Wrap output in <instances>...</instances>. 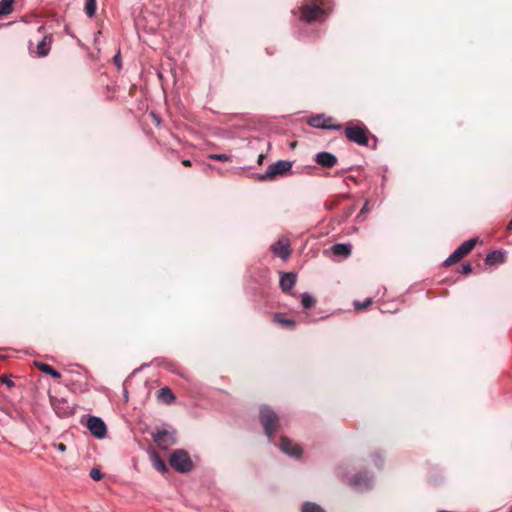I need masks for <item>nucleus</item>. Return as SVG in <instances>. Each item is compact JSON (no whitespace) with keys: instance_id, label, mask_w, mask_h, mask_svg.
<instances>
[{"instance_id":"9d476101","label":"nucleus","mask_w":512,"mask_h":512,"mask_svg":"<svg viewBox=\"0 0 512 512\" xmlns=\"http://www.w3.org/2000/svg\"><path fill=\"white\" fill-rule=\"evenodd\" d=\"M280 449L286 453L287 455L299 458L302 454V448L293 443L288 437H281L280 439Z\"/></svg>"},{"instance_id":"f03ea898","label":"nucleus","mask_w":512,"mask_h":512,"mask_svg":"<svg viewBox=\"0 0 512 512\" xmlns=\"http://www.w3.org/2000/svg\"><path fill=\"white\" fill-rule=\"evenodd\" d=\"M344 134L351 142L361 146L368 145L370 131L361 121L348 122L344 129Z\"/></svg>"},{"instance_id":"4be33fe9","label":"nucleus","mask_w":512,"mask_h":512,"mask_svg":"<svg viewBox=\"0 0 512 512\" xmlns=\"http://www.w3.org/2000/svg\"><path fill=\"white\" fill-rule=\"evenodd\" d=\"M14 2H15V0H1L0 1V17L7 16L13 12Z\"/></svg>"},{"instance_id":"72a5a7b5","label":"nucleus","mask_w":512,"mask_h":512,"mask_svg":"<svg viewBox=\"0 0 512 512\" xmlns=\"http://www.w3.org/2000/svg\"><path fill=\"white\" fill-rule=\"evenodd\" d=\"M57 448L62 452L66 451V445L64 443L57 444Z\"/></svg>"},{"instance_id":"f257e3e1","label":"nucleus","mask_w":512,"mask_h":512,"mask_svg":"<svg viewBox=\"0 0 512 512\" xmlns=\"http://www.w3.org/2000/svg\"><path fill=\"white\" fill-rule=\"evenodd\" d=\"M328 0H304L300 7V20L307 23L323 21L329 8Z\"/></svg>"},{"instance_id":"7ed1b4c3","label":"nucleus","mask_w":512,"mask_h":512,"mask_svg":"<svg viewBox=\"0 0 512 512\" xmlns=\"http://www.w3.org/2000/svg\"><path fill=\"white\" fill-rule=\"evenodd\" d=\"M260 422L264 427L265 434L272 440L279 425L278 415L269 407L264 406L260 409Z\"/></svg>"},{"instance_id":"39448f33","label":"nucleus","mask_w":512,"mask_h":512,"mask_svg":"<svg viewBox=\"0 0 512 512\" xmlns=\"http://www.w3.org/2000/svg\"><path fill=\"white\" fill-rule=\"evenodd\" d=\"M169 463L180 473H187L193 468V462L190 456L182 449H177L171 454Z\"/></svg>"},{"instance_id":"412c9836","label":"nucleus","mask_w":512,"mask_h":512,"mask_svg":"<svg viewBox=\"0 0 512 512\" xmlns=\"http://www.w3.org/2000/svg\"><path fill=\"white\" fill-rule=\"evenodd\" d=\"M151 459H152L154 467L158 471H160L162 473H166L168 471L166 463L162 460V458L159 456V454L157 452L154 451L152 453Z\"/></svg>"},{"instance_id":"20e7f679","label":"nucleus","mask_w":512,"mask_h":512,"mask_svg":"<svg viewBox=\"0 0 512 512\" xmlns=\"http://www.w3.org/2000/svg\"><path fill=\"white\" fill-rule=\"evenodd\" d=\"M292 168V162L279 160L276 163L271 164L267 171L263 174H257L255 179L261 182L272 181L277 176H283L289 172Z\"/></svg>"},{"instance_id":"bb28decb","label":"nucleus","mask_w":512,"mask_h":512,"mask_svg":"<svg viewBox=\"0 0 512 512\" xmlns=\"http://www.w3.org/2000/svg\"><path fill=\"white\" fill-rule=\"evenodd\" d=\"M371 303H372V299L371 298H367L364 302L355 301L354 302V307H355V310L357 312H360V311L366 309L368 306H370Z\"/></svg>"},{"instance_id":"58836bf2","label":"nucleus","mask_w":512,"mask_h":512,"mask_svg":"<svg viewBox=\"0 0 512 512\" xmlns=\"http://www.w3.org/2000/svg\"><path fill=\"white\" fill-rule=\"evenodd\" d=\"M348 179H350L351 181H356L355 178H353L352 176H349Z\"/></svg>"},{"instance_id":"423d86ee","label":"nucleus","mask_w":512,"mask_h":512,"mask_svg":"<svg viewBox=\"0 0 512 512\" xmlns=\"http://www.w3.org/2000/svg\"><path fill=\"white\" fill-rule=\"evenodd\" d=\"M307 123L319 129H331V130H340L342 126L335 122L333 117L326 116L324 114H317L315 116H311Z\"/></svg>"},{"instance_id":"ddd939ff","label":"nucleus","mask_w":512,"mask_h":512,"mask_svg":"<svg viewBox=\"0 0 512 512\" xmlns=\"http://www.w3.org/2000/svg\"><path fill=\"white\" fill-rule=\"evenodd\" d=\"M296 283V274L283 273L280 278V287L283 292H289Z\"/></svg>"},{"instance_id":"6e6552de","label":"nucleus","mask_w":512,"mask_h":512,"mask_svg":"<svg viewBox=\"0 0 512 512\" xmlns=\"http://www.w3.org/2000/svg\"><path fill=\"white\" fill-rule=\"evenodd\" d=\"M87 428L95 437L102 439L105 437L107 428L104 421L95 416H90L87 420Z\"/></svg>"},{"instance_id":"6ab92c4d","label":"nucleus","mask_w":512,"mask_h":512,"mask_svg":"<svg viewBox=\"0 0 512 512\" xmlns=\"http://www.w3.org/2000/svg\"><path fill=\"white\" fill-rule=\"evenodd\" d=\"M158 398L166 404H171L175 400V395L170 388L164 387L158 391Z\"/></svg>"},{"instance_id":"c85d7f7f","label":"nucleus","mask_w":512,"mask_h":512,"mask_svg":"<svg viewBox=\"0 0 512 512\" xmlns=\"http://www.w3.org/2000/svg\"><path fill=\"white\" fill-rule=\"evenodd\" d=\"M90 477L94 481H100L103 478V474L98 468H92L90 471Z\"/></svg>"},{"instance_id":"5701e85b","label":"nucleus","mask_w":512,"mask_h":512,"mask_svg":"<svg viewBox=\"0 0 512 512\" xmlns=\"http://www.w3.org/2000/svg\"><path fill=\"white\" fill-rule=\"evenodd\" d=\"M463 257V255L456 249L444 262L445 266H451L459 262Z\"/></svg>"},{"instance_id":"f8f14e48","label":"nucleus","mask_w":512,"mask_h":512,"mask_svg":"<svg viewBox=\"0 0 512 512\" xmlns=\"http://www.w3.org/2000/svg\"><path fill=\"white\" fill-rule=\"evenodd\" d=\"M315 161L325 168H332L337 164V157L330 152H320L316 155Z\"/></svg>"},{"instance_id":"dca6fc26","label":"nucleus","mask_w":512,"mask_h":512,"mask_svg":"<svg viewBox=\"0 0 512 512\" xmlns=\"http://www.w3.org/2000/svg\"><path fill=\"white\" fill-rule=\"evenodd\" d=\"M331 251L336 256H341V257L346 258V257L350 256V254H351V245L343 244V243L334 244L331 247Z\"/></svg>"},{"instance_id":"473e14b6","label":"nucleus","mask_w":512,"mask_h":512,"mask_svg":"<svg viewBox=\"0 0 512 512\" xmlns=\"http://www.w3.org/2000/svg\"><path fill=\"white\" fill-rule=\"evenodd\" d=\"M2 382L5 383L8 387H13L14 386L13 381L8 380L5 377L2 378Z\"/></svg>"},{"instance_id":"cd10ccee","label":"nucleus","mask_w":512,"mask_h":512,"mask_svg":"<svg viewBox=\"0 0 512 512\" xmlns=\"http://www.w3.org/2000/svg\"><path fill=\"white\" fill-rule=\"evenodd\" d=\"M208 158L214 161L228 162L231 160V156L228 154H210Z\"/></svg>"},{"instance_id":"1a4fd4ad","label":"nucleus","mask_w":512,"mask_h":512,"mask_svg":"<svg viewBox=\"0 0 512 512\" xmlns=\"http://www.w3.org/2000/svg\"><path fill=\"white\" fill-rule=\"evenodd\" d=\"M50 402L53 410L59 417H67L73 413V407L66 399L50 397Z\"/></svg>"},{"instance_id":"0eeeda50","label":"nucleus","mask_w":512,"mask_h":512,"mask_svg":"<svg viewBox=\"0 0 512 512\" xmlns=\"http://www.w3.org/2000/svg\"><path fill=\"white\" fill-rule=\"evenodd\" d=\"M151 435L156 445L161 449H167L175 443L173 433L168 430H156Z\"/></svg>"},{"instance_id":"393cba45","label":"nucleus","mask_w":512,"mask_h":512,"mask_svg":"<svg viewBox=\"0 0 512 512\" xmlns=\"http://www.w3.org/2000/svg\"><path fill=\"white\" fill-rule=\"evenodd\" d=\"M85 13L88 17H93L96 13V0H85Z\"/></svg>"},{"instance_id":"2f4dec72","label":"nucleus","mask_w":512,"mask_h":512,"mask_svg":"<svg viewBox=\"0 0 512 512\" xmlns=\"http://www.w3.org/2000/svg\"><path fill=\"white\" fill-rule=\"evenodd\" d=\"M368 205H369V202H368V201H366V202H365V204H364V206H363V207H362V209L360 210V212H359V214H358L357 218L362 217V216H363V215L368 211Z\"/></svg>"},{"instance_id":"9b49d317","label":"nucleus","mask_w":512,"mask_h":512,"mask_svg":"<svg viewBox=\"0 0 512 512\" xmlns=\"http://www.w3.org/2000/svg\"><path fill=\"white\" fill-rule=\"evenodd\" d=\"M271 251L280 258L287 259L291 254L289 240L286 238L279 239L271 246Z\"/></svg>"},{"instance_id":"b1692460","label":"nucleus","mask_w":512,"mask_h":512,"mask_svg":"<svg viewBox=\"0 0 512 512\" xmlns=\"http://www.w3.org/2000/svg\"><path fill=\"white\" fill-rule=\"evenodd\" d=\"M302 512H325L319 505L312 502H305L302 505Z\"/></svg>"},{"instance_id":"f3484780","label":"nucleus","mask_w":512,"mask_h":512,"mask_svg":"<svg viewBox=\"0 0 512 512\" xmlns=\"http://www.w3.org/2000/svg\"><path fill=\"white\" fill-rule=\"evenodd\" d=\"M505 261V255L501 251H492L486 256L485 262L487 265L500 264Z\"/></svg>"},{"instance_id":"c9c22d12","label":"nucleus","mask_w":512,"mask_h":512,"mask_svg":"<svg viewBox=\"0 0 512 512\" xmlns=\"http://www.w3.org/2000/svg\"><path fill=\"white\" fill-rule=\"evenodd\" d=\"M182 165H184L185 167H190L192 164L190 160H183Z\"/></svg>"},{"instance_id":"4c0bfd02","label":"nucleus","mask_w":512,"mask_h":512,"mask_svg":"<svg viewBox=\"0 0 512 512\" xmlns=\"http://www.w3.org/2000/svg\"><path fill=\"white\" fill-rule=\"evenodd\" d=\"M340 197H341V198H349V197H350V195H349V194H343V195H341Z\"/></svg>"},{"instance_id":"a878e982","label":"nucleus","mask_w":512,"mask_h":512,"mask_svg":"<svg viewBox=\"0 0 512 512\" xmlns=\"http://www.w3.org/2000/svg\"><path fill=\"white\" fill-rule=\"evenodd\" d=\"M301 303L304 308L309 309L314 306L315 299L311 295L305 293L302 295Z\"/></svg>"},{"instance_id":"a211bd4d","label":"nucleus","mask_w":512,"mask_h":512,"mask_svg":"<svg viewBox=\"0 0 512 512\" xmlns=\"http://www.w3.org/2000/svg\"><path fill=\"white\" fill-rule=\"evenodd\" d=\"M273 322L290 329H293L296 325L294 320L286 318L282 313H275L273 315Z\"/></svg>"},{"instance_id":"c756f323","label":"nucleus","mask_w":512,"mask_h":512,"mask_svg":"<svg viewBox=\"0 0 512 512\" xmlns=\"http://www.w3.org/2000/svg\"><path fill=\"white\" fill-rule=\"evenodd\" d=\"M472 272V266L470 263H465L462 265L461 273L463 274H470Z\"/></svg>"},{"instance_id":"aec40b11","label":"nucleus","mask_w":512,"mask_h":512,"mask_svg":"<svg viewBox=\"0 0 512 512\" xmlns=\"http://www.w3.org/2000/svg\"><path fill=\"white\" fill-rule=\"evenodd\" d=\"M476 243H477V239L476 238L469 239V240L465 241L464 243H462L457 248V250L463 255V257H465L466 255H468L473 250V248L475 247Z\"/></svg>"},{"instance_id":"4468645a","label":"nucleus","mask_w":512,"mask_h":512,"mask_svg":"<svg viewBox=\"0 0 512 512\" xmlns=\"http://www.w3.org/2000/svg\"><path fill=\"white\" fill-rule=\"evenodd\" d=\"M52 38L50 36H44L42 40L37 44L36 54L39 57H45L49 54L51 48Z\"/></svg>"},{"instance_id":"2eb2a0df","label":"nucleus","mask_w":512,"mask_h":512,"mask_svg":"<svg viewBox=\"0 0 512 512\" xmlns=\"http://www.w3.org/2000/svg\"><path fill=\"white\" fill-rule=\"evenodd\" d=\"M35 366L42 373L50 375L55 380H60L61 374L57 370H55L52 366H50L46 363H43V362H35Z\"/></svg>"},{"instance_id":"e433bc0d","label":"nucleus","mask_w":512,"mask_h":512,"mask_svg":"<svg viewBox=\"0 0 512 512\" xmlns=\"http://www.w3.org/2000/svg\"><path fill=\"white\" fill-rule=\"evenodd\" d=\"M336 205H337V203H335V202H331V203L329 204L328 208H329V209H332V208H334Z\"/></svg>"},{"instance_id":"f704fd0d","label":"nucleus","mask_w":512,"mask_h":512,"mask_svg":"<svg viewBox=\"0 0 512 512\" xmlns=\"http://www.w3.org/2000/svg\"><path fill=\"white\" fill-rule=\"evenodd\" d=\"M264 158H265V155H264V154H260V155H259V157H258V161H257L259 165H262Z\"/></svg>"},{"instance_id":"7c9ffc66","label":"nucleus","mask_w":512,"mask_h":512,"mask_svg":"<svg viewBox=\"0 0 512 512\" xmlns=\"http://www.w3.org/2000/svg\"><path fill=\"white\" fill-rule=\"evenodd\" d=\"M355 211V205L353 206H350L345 212H344V218L347 219L348 217H350L353 212Z\"/></svg>"}]
</instances>
